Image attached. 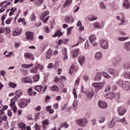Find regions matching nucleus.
Wrapping results in <instances>:
<instances>
[{
    "label": "nucleus",
    "mask_w": 130,
    "mask_h": 130,
    "mask_svg": "<svg viewBox=\"0 0 130 130\" xmlns=\"http://www.w3.org/2000/svg\"><path fill=\"white\" fill-rule=\"evenodd\" d=\"M123 47L127 51H130V41L125 43Z\"/></svg>",
    "instance_id": "aec40b11"
},
{
    "label": "nucleus",
    "mask_w": 130,
    "mask_h": 130,
    "mask_svg": "<svg viewBox=\"0 0 130 130\" xmlns=\"http://www.w3.org/2000/svg\"><path fill=\"white\" fill-rule=\"evenodd\" d=\"M86 96L88 99H92L93 98V96H94V91L91 90L87 92L86 93Z\"/></svg>",
    "instance_id": "f3484780"
},
{
    "label": "nucleus",
    "mask_w": 130,
    "mask_h": 130,
    "mask_svg": "<svg viewBox=\"0 0 130 130\" xmlns=\"http://www.w3.org/2000/svg\"><path fill=\"white\" fill-rule=\"evenodd\" d=\"M87 18L89 21H95V20H97V17L93 15H89Z\"/></svg>",
    "instance_id": "e433bc0d"
},
{
    "label": "nucleus",
    "mask_w": 130,
    "mask_h": 130,
    "mask_svg": "<svg viewBox=\"0 0 130 130\" xmlns=\"http://www.w3.org/2000/svg\"><path fill=\"white\" fill-rule=\"evenodd\" d=\"M25 83H32V79L29 77H27L24 79Z\"/></svg>",
    "instance_id": "a19ab883"
},
{
    "label": "nucleus",
    "mask_w": 130,
    "mask_h": 130,
    "mask_svg": "<svg viewBox=\"0 0 130 130\" xmlns=\"http://www.w3.org/2000/svg\"><path fill=\"white\" fill-rule=\"evenodd\" d=\"M117 121H118V122L120 121V122H122L124 124H126V120H125V119H124V118H123L120 120L118 119Z\"/></svg>",
    "instance_id": "8fccbe9b"
},
{
    "label": "nucleus",
    "mask_w": 130,
    "mask_h": 130,
    "mask_svg": "<svg viewBox=\"0 0 130 130\" xmlns=\"http://www.w3.org/2000/svg\"><path fill=\"white\" fill-rule=\"evenodd\" d=\"M3 76L4 77H5V75H6V71H4V70H2L1 72H0V76Z\"/></svg>",
    "instance_id": "338daca9"
},
{
    "label": "nucleus",
    "mask_w": 130,
    "mask_h": 130,
    "mask_svg": "<svg viewBox=\"0 0 130 130\" xmlns=\"http://www.w3.org/2000/svg\"><path fill=\"white\" fill-rule=\"evenodd\" d=\"M102 78V74L100 73H98L94 78V81H100Z\"/></svg>",
    "instance_id": "cd10ccee"
},
{
    "label": "nucleus",
    "mask_w": 130,
    "mask_h": 130,
    "mask_svg": "<svg viewBox=\"0 0 130 130\" xmlns=\"http://www.w3.org/2000/svg\"><path fill=\"white\" fill-rule=\"evenodd\" d=\"M123 6L125 8V9H130V4L129 2H128V1L125 0L123 4Z\"/></svg>",
    "instance_id": "b1692460"
},
{
    "label": "nucleus",
    "mask_w": 130,
    "mask_h": 130,
    "mask_svg": "<svg viewBox=\"0 0 130 130\" xmlns=\"http://www.w3.org/2000/svg\"><path fill=\"white\" fill-rule=\"evenodd\" d=\"M67 50L66 48L62 49V59L63 60H66L68 59V54L67 53Z\"/></svg>",
    "instance_id": "dca6fc26"
},
{
    "label": "nucleus",
    "mask_w": 130,
    "mask_h": 130,
    "mask_svg": "<svg viewBox=\"0 0 130 130\" xmlns=\"http://www.w3.org/2000/svg\"><path fill=\"white\" fill-rule=\"evenodd\" d=\"M63 33L61 32L60 29L57 30L54 35H52V37H57V36H62Z\"/></svg>",
    "instance_id": "4be33fe9"
},
{
    "label": "nucleus",
    "mask_w": 130,
    "mask_h": 130,
    "mask_svg": "<svg viewBox=\"0 0 130 130\" xmlns=\"http://www.w3.org/2000/svg\"><path fill=\"white\" fill-rule=\"evenodd\" d=\"M36 68H37V69H41V70H42V69H43L42 66L38 63L36 64Z\"/></svg>",
    "instance_id": "e2e57ef3"
},
{
    "label": "nucleus",
    "mask_w": 130,
    "mask_h": 130,
    "mask_svg": "<svg viewBox=\"0 0 130 130\" xmlns=\"http://www.w3.org/2000/svg\"><path fill=\"white\" fill-rule=\"evenodd\" d=\"M32 88H29L28 89V94L29 96H34V95H36V94H37V92H36V91L32 92Z\"/></svg>",
    "instance_id": "bb28decb"
},
{
    "label": "nucleus",
    "mask_w": 130,
    "mask_h": 130,
    "mask_svg": "<svg viewBox=\"0 0 130 130\" xmlns=\"http://www.w3.org/2000/svg\"><path fill=\"white\" fill-rule=\"evenodd\" d=\"M123 68L124 70H129L130 69V64L129 62H125L123 66Z\"/></svg>",
    "instance_id": "c9c22d12"
},
{
    "label": "nucleus",
    "mask_w": 130,
    "mask_h": 130,
    "mask_svg": "<svg viewBox=\"0 0 130 130\" xmlns=\"http://www.w3.org/2000/svg\"><path fill=\"white\" fill-rule=\"evenodd\" d=\"M79 84H80V78H78L76 79V82L75 83V86H78V85H79Z\"/></svg>",
    "instance_id": "052dcab7"
},
{
    "label": "nucleus",
    "mask_w": 130,
    "mask_h": 130,
    "mask_svg": "<svg viewBox=\"0 0 130 130\" xmlns=\"http://www.w3.org/2000/svg\"><path fill=\"white\" fill-rule=\"evenodd\" d=\"M46 110L48 111L50 114H52V113L54 112V110H53V109H51V106H48L46 108Z\"/></svg>",
    "instance_id": "473e14b6"
},
{
    "label": "nucleus",
    "mask_w": 130,
    "mask_h": 130,
    "mask_svg": "<svg viewBox=\"0 0 130 130\" xmlns=\"http://www.w3.org/2000/svg\"><path fill=\"white\" fill-rule=\"evenodd\" d=\"M79 51H80V49H76L72 50V52L73 57H77V56H78Z\"/></svg>",
    "instance_id": "6ab92c4d"
},
{
    "label": "nucleus",
    "mask_w": 130,
    "mask_h": 130,
    "mask_svg": "<svg viewBox=\"0 0 130 130\" xmlns=\"http://www.w3.org/2000/svg\"><path fill=\"white\" fill-rule=\"evenodd\" d=\"M116 121H117L116 117H113V118L111 120V122L114 123L115 124V123H116Z\"/></svg>",
    "instance_id": "774afa93"
},
{
    "label": "nucleus",
    "mask_w": 130,
    "mask_h": 130,
    "mask_svg": "<svg viewBox=\"0 0 130 130\" xmlns=\"http://www.w3.org/2000/svg\"><path fill=\"white\" fill-rule=\"evenodd\" d=\"M94 58L96 60H101L102 59V53L96 52L94 54Z\"/></svg>",
    "instance_id": "6e6552de"
},
{
    "label": "nucleus",
    "mask_w": 130,
    "mask_h": 130,
    "mask_svg": "<svg viewBox=\"0 0 130 130\" xmlns=\"http://www.w3.org/2000/svg\"><path fill=\"white\" fill-rule=\"evenodd\" d=\"M85 61H86V60L84 56H81L79 57V62L80 65H81L82 66H84V63H85Z\"/></svg>",
    "instance_id": "a211bd4d"
},
{
    "label": "nucleus",
    "mask_w": 130,
    "mask_h": 130,
    "mask_svg": "<svg viewBox=\"0 0 130 130\" xmlns=\"http://www.w3.org/2000/svg\"><path fill=\"white\" fill-rule=\"evenodd\" d=\"M42 88V85H38L36 86H34V87L35 90H36V91H37L38 92H41Z\"/></svg>",
    "instance_id": "72a5a7b5"
},
{
    "label": "nucleus",
    "mask_w": 130,
    "mask_h": 130,
    "mask_svg": "<svg viewBox=\"0 0 130 130\" xmlns=\"http://www.w3.org/2000/svg\"><path fill=\"white\" fill-rule=\"evenodd\" d=\"M61 126H64L65 128H68V127L69 126V125L67 123H64L63 124H61Z\"/></svg>",
    "instance_id": "69168bd1"
},
{
    "label": "nucleus",
    "mask_w": 130,
    "mask_h": 130,
    "mask_svg": "<svg viewBox=\"0 0 130 130\" xmlns=\"http://www.w3.org/2000/svg\"><path fill=\"white\" fill-rule=\"evenodd\" d=\"M21 33H22V29L20 28H17L13 31L12 35L13 36H18Z\"/></svg>",
    "instance_id": "9b49d317"
},
{
    "label": "nucleus",
    "mask_w": 130,
    "mask_h": 130,
    "mask_svg": "<svg viewBox=\"0 0 130 130\" xmlns=\"http://www.w3.org/2000/svg\"><path fill=\"white\" fill-rule=\"evenodd\" d=\"M122 88L125 91H129L130 90V82L128 81L124 82Z\"/></svg>",
    "instance_id": "0eeeda50"
},
{
    "label": "nucleus",
    "mask_w": 130,
    "mask_h": 130,
    "mask_svg": "<svg viewBox=\"0 0 130 130\" xmlns=\"http://www.w3.org/2000/svg\"><path fill=\"white\" fill-rule=\"evenodd\" d=\"M64 21L67 24H73L74 23V18H70V16H66Z\"/></svg>",
    "instance_id": "ddd939ff"
},
{
    "label": "nucleus",
    "mask_w": 130,
    "mask_h": 130,
    "mask_svg": "<svg viewBox=\"0 0 130 130\" xmlns=\"http://www.w3.org/2000/svg\"><path fill=\"white\" fill-rule=\"evenodd\" d=\"M43 129H46V126L45 125H48L49 124V120L48 119L44 120L42 121Z\"/></svg>",
    "instance_id": "393cba45"
},
{
    "label": "nucleus",
    "mask_w": 130,
    "mask_h": 130,
    "mask_svg": "<svg viewBox=\"0 0 130 130\" xmlns=\"http://www.w3.org/2000/svg\"><path fill=\"white\" fill-rule=\"evenodd\" d=\"M105 121V117H102L99 120V123H103Z\"/></svg>",
    "instance_id": "603ef678"
},
{
    "label": "nucleus",
    "mask_w": 130,
    "mask_h": 130,
    "mask_svg": "<svg viewBox=\"0 0 130 130\" xmlns=\"http://www.w3.org/2000/svg\"><path fill=\"white\" fill-rule=\"evenodd\" d=\"M123 80L119 79L118 81L116 82V84L117 86H119L120 87H122V85H123Z\"/></svg>",
    "instance_id": "4c0bfd02"
},
{
    "label": "nucleus",
    "mask_w": 130,
    "mask_h": 130,
    "mask_svg": "<svg viewBox=\"0 0 130 130\" xmlns=\"http://www.w3.org/2000/svg\"><path fill=\"white\" fill-rule=\"evenodd\" d=\"M34 127L36 128V130H40L41 128L40 125H38L37 123H36Z\"/></svg>",
    "instance_id": "5fc2aeb1"
},
{
    "label": "nucleus",
    "mask_w": 130,
    "mask_h": 130,
    "mask_svg": "<svg viewBox=\"0 0 130 130\" xmlns=\"http://www.w3.org/2000/svg\"><path fill=\"white\" fill-rule=\"evenodd\" d=\"M18 127L21 130H26V125L23 123H19Z\"/></svg>",
    "instance_id": "c85d7f7f"
},
{
    "label": "nucleus",
    "mask_w": 130,
    "mask_h": 130,
    "mask_svg": "<svg viewBox=\"0 0 130 130\" xmlns=\"http://www.w3.org/2000/svg\"><path fill=\"white\" fill-rule=\"evenodd\" d=\"M52 54V50L49 49L47 52L46 58L50 59Z\"/></svg>",
    "instance_id": "7c9ffc66"
},
{
    "label": "nucleus",
    "mask_w": 130,
    "mask_h": 130,
    "mask_svg": "<svg viewBox=\"0 0 130 130\" xmlns=\"http://www.w3.org/2000/svg\"><path fill=\"white\" fill-rule=\"evenodd\" d=\"M90 43H93L96 41V37L95 35H91L89 38Z\"/></svg>",
    "instance_id": "a878e982"
},
{
    "label": "nucleus",
    "mask_w": 130,
    "mask_h": 130,
    "mask_svg": "<svg viewBox=\"0 0 130 130\" xmlns=\"http://www.w3.org/2000/svg\"><path fill=\"white\" fill-rule=\"evenodd\" d=\"M99 43L101 47L103 49H108V42L106 40H101Z\"/></svg>",
    "instance_id": "20e7f679"
},
{
    "label": "nucleus",
    "mask_w": 130,
    "mask_h": 130,
    "mask_svg": "<svg viewBox=\"0 0 130 130\" xmlns=\"http://www.w3.org/2000/svg\"><path fill=\"white\" fill-rule=\"evenodd\" d=\"M31 73H32V74H37V68H33L30 71Z\"/></svg>",
    "instance_id": "4d7b16f0"
},
{
    "label": "nucleus",
    "mask_w": 130,
    "mask_h": 130,
    "mask_svg": "<svg viewBox=\"0 0 130 130\" xmlns=\"http://www.w3.org/2000/svg\"><path fill=\"white\" fill-rule=\"evenodd\" d=\"M124 77L126 79H129L130 80V72L127 71L124 73Z\"/></svg>",
    "instance_id": "58836bf2"
},
{
    "label": "nucleus",
    "mask_w": 130,
    "mask_h": 130,
    "mask_svg": "<svg viewBox=\"0 0 130 130\" xmlns=\"http://www.w3.org/2000/svg\"><path fill=\"white\" fill-rule=\"evenodd\" d=\"M76 123L79 126H80L81 127H85L88 124V120L86 118L79 119L76 120Z\"/></svg>",
    "instance_id": "f03ea898"
},
{
    "label": "nucleus",
    "mask_w": 130,
    "mask_h": 130,
    "mask_svg": "<svg viewBox=\"0 0 130 130\" xmlns=\"http://www.w3.org/2000/svg\"><path fill=\"white\" fill-rule=\"evenodd\" d=\"M52 90L53 91H58V87H57V86H53L52 87Z\"/></svg>",
    "instance_id": "0e129e2a"
},
{
    "label": "nucleus",
    "mask_w": 130,
    "mask_h": 130,
    "mask_svg": "<svg viewBox=\"0 0 130 130\" xmlns=\"http://www.w3.org/2000/svg\"><path fill=\"white\" fill-rule=\"evenodd\" d=\"M100 8L102 10H106L107 9L106 6H105V4H104L103 3H101L100 4Z\"/></svg>",
    "instance_id": "37998d69"
},
{
    "label": "nucleus",
    "mask_w": 130,
    "mask_h": 130,
    "mask_svg": "<svg viewBox=\"0 0 130 130\" xmlns=\"http://www.w3.org/2000/svg\"><path fill=\"white\" fill-rule=\"evenodd\" d=\"M30 19L31 20V21H36V16L35 15V14H34V13H32L30 17Z\"/></svg>",
    "instance_id": "a18cd8bd"
},
{
    "label": "nucleus",
    "mask_w": 130,
    "mask_h": 130,
    "mask_svg": "<svg viewBox=\"0 0 130 130\" xmlns=\"http://www.w3.org/2000/svg\"><path fill=\"white\" fill-rule=\"evenodd\" d=\"M9 85L11 88H16V87H17V84H15L13 82H9Z\"/></svg>",
    "instance_id": "49530a36"
},
{
    "label": "nucleus",
    "mask_w": 130,
    "mask_h": 130,
    "mask_svg": "<svg viewBox=\"0 0 130 130\" xmlns=\"http://www.w3.org/2000/svg\"><path fill=\"white\" fill-rule=\"evenodd\" d=\"M73 93L75 98H77L78 95H77V93H76V88H73Z\"/></svg>",
    "instance_id": "13d9d810"
},
{
    "label": "nucleus",
    "mask_w": 130,
    "mask_h": 130,
    "mask_svg": "<svg viewBox=\"0 0 130 130\" xmlns=\"http://www.w3.org/2000/svg\"><path fill=\"white\" fill-rule=\"evenodd\" d=\"M49 14V12L46 11L42 13V15L40 17V19L42 21H43V19H44L45 17H46L47 15Z\"/></svg>",
    "instance_id": "2f4dec72"
},
{
    "label": "nucleus",
    "mask_w": 130,
    "mask_h": 130,
    "mask_svg": "<svg viewBox=\"0 0 130 130\" xmlns=\"http://www.w3.org/2000/svg\"><path fill=\"white\" fill-rule=\"evenodd\" d=\"M15 95L20 98L21 96L23 95V91L19 89L17 90L15 92Z\"/></svg>",
    "instance_id": "c756f323"
},
{
    "label": "nucleus",
    "mask_w": 130,
    "mask_h": 130,
    "mask_svg": "<svg viewBox=\"0 0 130 130\" xmlns=\"http://www.w3.org/2000/svg\"><path fill=\"white\" fill-rule=\"evenodd\" d=\"M105 97L106 99H113L114 97H115V94H114V92H111L109 93H108L105 95Z\"/></svg>",
    "instance_id": "f8f14e48"
},
{
    "label": "nucleus",
    "mask_w": 130,
    "mask_h": 130,
    "mask_svg": "<svg viewBox=\"0 0 130 130\" xmlns=\"http://www.w3.org/2000/svg\"><path fill=\"white\" fill-rule=\"evenodd\" d=\"M98 105L99 107L101 108H107V104L104 102L99 101L98 103Z\"/></svg>",
    "instance_id": "2eb2a0df"
},
{
    "label": "nucleus",
    "mask_w": 130,
    "mask_h": 130,
    "mask_svg": "<svg viewBox=\"0 0 130 130\" xmlns=\"http://www.w3.org/2000/svg\"><path fill=\"white\" fill-rule=\"evenodd\" d=\"M108 72L114 77L118 76V71L116 69H109Z\"/></svg>",
    "instance_id": "9d476101"
},
{
    "label": "nucleus",
    "mask_w": 130,
    "mask_h": 130,
    "mask_svg": "<svg viewBox=\"0 0 130 130\" xmlns=\"http://www.w3.org/2000/svg\"><path fill=\"white\" fill-rule=\"evenodd\" d=\"M129 38L128 37H119L117 38V40L119 41H124V40H126Z\"/></svg>",
    "instance_id": "c03bdc74"
},
{
    "label": "nucleus",
    "mask_w": 130,
    "mask_h": 130,
    "mask_svg": "<svg viewBox=\"0 0 130 130\" xmlns=\"http://www.w3.org/2000/svg\"><path fill=\"white\" fill-rule=\"evenodd\" d=\"M103 76L107 79H110V78H111V77L109 75H108V74L105 72L103 73Z\"/></svg>",
    "instance_id": "09e8293b"
},
{
    "label": "nucleus",
    "mask_w": 130,
    "mask_h": 130,
    "mask_svg": "<svg viewBox=\"0 0 130 130\" xmlns=\"http://www.w3.org/2000/svg\"><path fill=\"white\" fill-rule=\"evenodd\" d=\"M5 31H6V33H8V34H9V33L12 32L10 27H6L5 28H0V34H1V33H5Z\"/></svg>",
    "instance_id": "4468645a"
},
{
    "label": "nucleus",
    "mask_w": 130,
    "mask_h": 130,
    "mask_svg": "<svg viewBox=\"0 0 130 130\" xmlns=\"http://www.w3.org/2000/svg\"><path fill=\"white\" fill-rule=\"evenodd\" d=\"M39 118H40V113H38L35 115V120L37 121Z\"/></svg>",
    "instance_id": "de8ad7c7"
},
{
    "label": "nucleus",
    "mask_w": 130,
    "mask_h": 130,
    "mask_svg": "<svg viewBox=\"0 0 130 130\" xmlns=\"http://www.w3.org/2000/svg\"><path fill=\"white\" fill-rule=\"evenodd\" d=\"M72 2H73V0H66L63 5L64 8H66L67 7H68V6H70V5L72 4Z\"/></svg>",
    "instance_id": "f704fd0d"
},
{
    "label": "nucleus",
    "mask_w": 130,
    "mask_h": 130,
    "mask_svg": "<svg viewBox=\"0 0 130 130\" xmlns=\"http://www.w3.org/2000/svg\"><path fill=\"white\" fill-rule=\"evenodd\" d=\"M76 72H77V67L74 65H72L70 69L69 74L72 75V73H76Z\"/></svg>",
    "instance_id": "412c9836"
},
{
    "label": "nucleus",
    "mask_w": 130,
    "mask_h": 130,
    "mask_svg": "<svg viewBox=\"0 0 130 130\" xmlns=\"http://www.w3.org/2000/svg\"><path fill=\"white\" fill-rule=\"evenodd\" d=\"M25 34L26 35V39L27 40H30V41L34 40V32L31 31H27Z\"/></svg>",
    "instance_id": "423d86ee"
},
{
    "label": "nucleus",
    "mask_w": 130,
    "mask_h": 130,
    "mask_svg": "<svg viewBox=\"0 0 130 130\" xmlns=\"http://www.w3.org/2000/svg\"><path fill=\"white\" fill-rule=\"evenodd\" d=\"M34 79L35 82H38V81H39V79H40L39 75H35Z\"/></svg>",
    "instance_id": "864d4df0"
},
{
    "label": "nucleus",
    "mask_w": 130,
    "mask_h": 130,
    "mask_svg": "<svg viewBox=\"0 0 130 130\" xmlns=\"http://www.w3.org/2000/svg\"><path fill=\"white\" fill-rule=\"evenodd\" d=\"M117 111L119 113V115H123V114L125 113L126 110L123 107H120L118 108Z\"/></svg>",
    "instance_id": "1a4fd4ad"
},
{
    "label": "nucleus",
    "mask_w": 130,
    "mask_h": 130,
    "mask_svg": "<svg viewBox=\"0 0 130 130\" xmlns=\"http://www.w3.org/2000/svg\"><path fill=\"white\" fill-rule=\"evenodd\" d=\"M93 26L94 27V28H102L103 27V26H101L100 25H99V23H98V22H96L93 24Z\"/></svg>",
    "instance_id": "79ce46f5"
},
{
    "label": "nucleus",
    "mask_w": 130,
    "mask_h": 130,
    "mask_svg": "<svg viewBox=\"0 0 130 130\" xmlns=\"http://www.w3.org/2000/svg\"><path fill=\"white\" fill-rule=\"evenodd\" d=\"M24 56L25 57H26V58H29L30 59H34V56H33V54L31 53H25Z\"/></svg>",
    "instance_id": "5701e85b"
},
{
    "label": "nucleus",
    "mask_w": 130,
    "mask_h": 130,
    "mask_svg": "<svg viewBox=\"0 0 130 130\" xmlns=\"http://www.w3.org/2000/svg\"><path fill=\"white\" fill-rule=\"evenodd\" d=\"M97 121L95 119H93L91 121V123L92 125H96L97 124Z\"/></svg>",
    "instance_id": "bf43d9fd"
},
{
    "label": "nucleus",
    "mask_w": 130,
    "mask_h": 130,
    "mask_svg": "<svg viewBox=\"0 0 130 130\" xmlns=\"http://www.w3.org/2000/svg\"><path fill=\"white\" fill-rule=\"evenodd\" d=\"M34 64L33 63H31L30 64H22V68H23V69H29V68H32L33 67Z\"/></svg>",
    "instance_id": "ea45409f"
},
{
    "label": "nucleus",
    "mask_w": 130,
    "mask_h": 130,
    "mask_svg": "<svg viewBox=\"0 0 130 130\" xmlns=\"http://www.w3.org/2000/svg\"><path fill=\"white\" fill-rule=\"evenodd\" d=\"M115 97H116V100L117 101H119V99H120V93H116L115 95Z\"/></svg>",
    "instance_id": "3c124183"
},
{
    "label": "nucleus",
    "mask_w": 130,
    "mask_h": 130,
    "mask_svg": "<svg viewBox=\"0 0 130 130\" xmlns=\"http://www.w3.org/2000/svg\"><path fill=\"white\" fill-rule=\"evenodd\" d=\"M73 28L74 27H69L67 29V35H70V34H71V30H72V29H73Z\"/></svg>",
    "instance_id": "680f3d73"
},
{
    "label": "nucleus",
    "mask_w": 130,
    "mask_h": 130,
    "mask_svg": "<svg viewBox=\"0 0 130 130\" xmlns=\"http://www.w3.org/2000/svg\"><path fill=\"white\" fill-rule=\"evenodd\" d=\"M19 98L16 95L15 96L13 99H12L11 100V104H10V106L11 107V109H13V111L14 113H16V112H17V108L16 107V104L15 103H16V101H18Z\"/></svg>",
    "instance_id": "f257e3e1"
},
{
    "label": "nucleus",
    "mask_w": 130,
    "mask_h": 130,
    "mask_svg": "<svg viewBox=\"0 0 130 130\" xmlns=\"http://www.w3.org/2000/svg\"><path fill=\"white\" fill-rule=\"evenodd\" d=\"M105 85V82L104 81L103 82H99V83H93L92 84L93 87L95 88L96 90H98L99 89H102L103 88V86Z\"/></svg>",
    "instance_id": "39448f33"
},
{
    "label": "nucleus",
    "mask_w": 130,
    "mask_h": 130,
    "mask_svg": "<svg viewBox=\"0 0 130 130\" xmlns=\"http://www.w3.org/2000/svg\"><path fill=\"white\" fill-rule=\"evenodd\" d=\"M31 102V100H26V99H22L19 102H18V105L19 107L21 108H25L27 105H28V103H30Z\"/></svg>",
    "instance_id": "7ed1b4c3"
},
{
    "label": "nucleus",
    "mask_w": 130,
    "mask_h": 130,
    "mask_svg": "<svg viewBox=\"0 0 130 130\" xmlns=\"http://www.w3.org/2000/svg\"><path fill=\"white\" fill-rule=\"evenodd\" d=\"M114 125H115V124L111 121L108 124V126H109V127H110V128H112V127H113V126H114Z\"/></svg>",
    "instance_id": "6e6d98bb"
}]
</instances>
